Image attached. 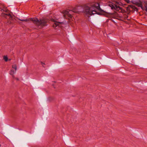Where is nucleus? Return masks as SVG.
Instances as JSON below:
<instances>
[{"mask_svg": "<svg viewBox=\"0 0 147 147\" xmlns=\"http://www.w3.org/2000/svg\"><path fill=\"white\" fill-rule=\"evenodd\" d=\"M16 71H14L13 70H11L10 71V74L11 75H12V77L13 78H15V76L13 75L14 74Z\"/></svg>", "mask_w": 147, "mask_h": 147, "instance_id": "obj_10", "label": "nucleus"}, {"mask_svg": "<svg viewBox=\"0 0 147 147\" xmlns=\"http://www.w3.org/2000/svg\"><path fill=\"white\" fill-rule=\"evenodd\" d=\"M84 11L87 15H92L97 13V11L100 10V5L98 3L85 5L84 8Z\"/></svg>", "mask_w": 147, "mask_h": 147, "instance_id": "obj_1", "label": "nucleus"}, {"mask_svg": "<svg viewBox=\"0 0 147 147\" xmlns=\"http://www.w3.org/2000/svg\"><path fill=\"white\" fill-rule=\"evenodd\" d=\"M12 68L14 69H15V71H16L17 69V66L16 65H12Z\"/></svg>", "mask_w": 147, "mask_h": 147, "instance_id": "obj_12", "label": "nucleus"}, {"mask_svg": "<svg viewBox=\"0 0 147 147\" xmlns=\"http://www.w3.org/2000/svg\"><path fill=\"white\" fill-rule=\"evenodd\" d=\"M19 20L22 21L27 22L31 20L33 23L35 24L38 26H40L42 27L43 26H45L46 25L47 21L44 19H38L36 18H31L26 19H21Z\"/></svg>", "mask_w": 147, "mask_h": 147, "instance_id": "obj_2", "label": "nucleus"}, {"mask_svg": "<svg viewBox=\"0 0 147 147\" xmlns=\"http://www.w3.org/2000/svg\"><path fill=\"white\" fill-rule=\"evenodd\" d=\"M78 11L77 10L73 9V10H70L69 9H67L63 11V16L65 18L69 19L72 18V15L73 13H77Z\"/></svg>", "mask_w": 147, "mask_h": 147, "instance_id": "obj_3", "label": "nucleus"}, {"mask_svg": "<svg viewBox=\"0 0 147 147\" xmlns=\"http://www.w3.org/2000/svg\"><path fill=\"white\" fill-rule=\"evenodd\" d=\"M113 18H115L119 20H121L122 17L121 16H119V15L117 13H115L113 15Z\"/></svg>", "mask_w": 147, "mask_h": 147, "instance_id": "obj_7", "label": "nucleus"}, {"mask_svg": "<svg viewBox=\"0 0 147 147\" xmlns=\"http://www.w3.org/2000/svg\"><path fill=\"white\" fill-rule=\"evenodd\" d=\"M125 1L127 3H130V2H132L133 3H134L136 2V0H125Z\"/></svg>", "mask_w": 147, "mask_h": 147, "instance_id": "obj_11", "label": "nucleus"}, {"mask_svg": "<svg viewBox=\"0 0 147 147\" xmlns=\"http://www.w3.org/2000/svg\"><path fill=\"white\" fill-rule=\"evenodd\" d=\"M1 16L2 17H5V18H6V16H9V20L8 21L7 23L9 24H10L12 23V20L13 19V17L11 14L10 13H7V14H5V13H2L1 14Z\"/></svg>", "mask_w": 147, "mask_h": 147, "instance_id": "obj_4", "label": "nucleus"}, {"mask_svg": "<svg viewBox=\"0 0 147 147\" xmlns=\"http://www.w3.org/2000/svg\"><path fill=\"white\" fill-rule=\"evenodd\" d=\"M5 14H7V13H8V12L7 13H6V12H5Z\"/></svg>", "mask_w": 147, "mask_h": 147, "instance_id": "obj_15", "label": "nucleus"}, {"mask_svg": "<svg viewBox=\"0 0 147 147\" xmlns=\"http://www.w3.org/2000/svg\"><path fill=\"white\" fill-rule=\"evenodd\" d=\"M1 11L6 13L8 12V13H10V11L8 10L6 7H3V8L1 9Z\"/></svg>", "mask_w": 147, "mask_h": 147, "instance_id": "obj_9", "label": "nucleus"}, {"mask_svg": "<svg viewBox=\"0 0 147 147\" xmlns=\"http://www.w3.org/2000/svg\"><path fill=\"white\" fill-rule=\"evenodd\" d=\"M5 61H8V58L6 56H4L3 57Z\"/></svg>", "mask_w": 147, "mask_h": 147, "instance_id": "obj_13", "label": "nucleus"}, {"mask_svg": "<svg viewBox=\"0 0 147 147\" xmlns=\"http://www.w3.org/2000/svg\"><path fill=\"white\" fill-rule=\"evenodd\" d=\"M1 146V144H0V147Z\"/></svg>", "mask_w": 147, "mask_h": 147, "instance_id": "obj_16", "label": "nucleus"}, {"mask_svg": "<svg viewBox=\"0 0 147 147\" xmlns=\"http://www.w3.org/2000/svg\"><path fill=\"white\" fill-rule=\"evenodd\" d=\"M134 3L135 4L138 6L141 7L143 10H145L147 12V5H146L144 7H143L141 2H137L136 1V2Z\"/></svg>", "mask_w": 147, "mask_h": 147, "instance_id": "obj_5", "label": "nucleus"}, {"mask_svg": "<svg viewBox=\"0 0 147 147\" xmlns=\"http://www.w3.org/2000/svg\"><path fill=\"white\" fill-rule=\"evenodd\" d=\"M63 24V22H57L54 21V23L53 24V26L54 28H55L57 26H59L60 25H61Z\"/></svg>", "mask_w": 147, "mask_h": 147, "instance_id": "obj_8", "label": "nucleus"}, {"mask_svg": "<svg viewBox=\"0 0 147 147\" xmlns=\"http://www.w3.org/2000/svg\"><path fill=\"white\" fill-rule=\"evenodd\" d=\"M109 5L112 9H115L116 10L118 11L121 9V7L118 5L117 4H110Z\"/></svg>", "mask_w": 147, "mask_h": 147, "instance_id": "obj_6", "label": "nucleus"}, {"mask_svg": "<svg viewBox=\"0 0 147 147\" xmlns=\"http://www.w3.org/2000/svg\"><path fill=\"white\" fill-rule=\"evenodd\" d=\"M13 79H16V80H19V79L18 78H15V77L14 78H13Z\"/></svg>", "mask_w": 147, "mask_h": 147, "instance_id": "obj_14", "label": "nucleus"}]
</instances>
